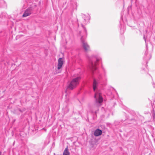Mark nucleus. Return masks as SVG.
Listing matches in <instances>:
<instances>
[{
    "label": "nucleus",
    "mask_w": 155,
    "mask_h": 155,
    "mask_svg": "<svg viewBox=\"0 0 155 155\" xmlns=\"http://www.w3.org/2000/svg\"><path fill=\"white\" fill-rule=\"evenodd\" d=\"M101 60V58H94V61L90 60V68L93 75H94L96 73H98V71L97 70V68L96 67L97 65V62H98Z\"/></svg>",
    "instance_id": "obj_1"
},
{
    "label": "nucleus",
    "mask_w": 155,
    "mask_h": 155,
    "mask_svg": "<svg viewBox=\"0 0 155 155\" xmlns=\"http://www.w3.org/2000/svg\"><path fill=\"white\" fill-rule=\"evenodd\" d=\"M80 79L81 78L79 77L73 78L68 85V88L72 90L76 87L79 84Z\"/></svg>",
    "instance_id": "obj_2"
},
{
    "label": "nucleus",
    "mask_w": 155,
    "mask_h": 155,
    "mask_svg": "<svg viewBox=\"0 0 155 155\" xmlns=\"http://www.w3.org/2000/svg\"><path fill=\"white\" fill-rule=\"evenodd\" d=\"M97 78L94 79V81L93 83V88L94 91L95 92L96 89L97 88V86L98 85L99 83L100 82V81L102 79V76L101 74H98L97 75Z\"/></svg>",
    "instance_id": "obj_3"
},
{
    "label": "nucleus",
    "mask_w": 155,
    "mask_h": 155,
    "mask_svg": "<svg viewBox=\"0 0 155 155\" xmlns=\"http://www.w3.org/2000/svg\"><path fill=\"white\" fill-rule=\"evenodd\" d=\"M35 6V5H34V6L28 8L24 12L22 17H25L29 15L33 12Z\"/></svg>",
    "instance_id": "obj_4"
},
{
    "label": "nucleus",
    "mask_w": 155,
    "mask_h": 155,
    "mask_svg": "<svg viewBox=\"0 0 155 155\" xmlns=\"http://www.w3.org/2000/svg\"><path fill=\"white\" fill-rule=\"evenodd\" d=\"M81 40L84 50L86 51L89 50L90 49L89 46L85 41V39L84 38L83 36L81 37Z\"/></svg>",
    "instance_id": "obj_5"
},
{
    "label": "nucleus",
    "mask_w": 155,
    "mask_h": 155,
    "mask_svg": "<svg viewBox=\"0 0 155 155\" xmlns=\"http://www.w3.org/2000/svg\"><path fill=\"white\" fill-rule=\"evenodd\" d=\"M127 22V20H120V32L121 34H123L125 30V25Z\"/></svg>",
    "instance_id": "obj_6"
},
{
    "label": "nucleus",
    "mask_w": 155,
    "mask_h": 155,
    "mask_svg": "<svg viewBox=\"0 0 155 155\" xmlns=\"http://www.w3.org/2000/svg\"><path fill=\"white\" fill-rule=\"evenodd\" d=\"M94 97L95 98L96 101L97 103H99V104L102 102L103 101V98L100 93H99L97 92H95Z\"/></svg>",
    "instance_id": "obj_7"
},
{
    "label": "nucleus",
    "mask_w": 155,
    "mask_h": 155,
    "mask_svg": "<svg viewBox=\"0 0 155 155\" xmlns=\"http://www.w3.org/2000/svg\"><path fill=\"white\" fill-rule=\"evenodd\" d=\"M63 64V60L61 58H60L58 60V65L57 69L59 70L61 69Z\"/></svg>",
    "instance_id": "obj_8"
},
{
    "label": "nucleus",
    "mask_w": 155,
    "mask_h": 155,
    "mask_svg": "<svg viewBox=\"0 0 155 155\" xmlns=\"http://www.w3.org/2000/svg\"><path fill=\"white\" fill-rule=\"evenodd\" d=\"M151 57V54H148L147 51H146L145 52V55L144 57V59L146 60H149Z\"/></svg>",
    "instance_id": "obj_9"
},
{
    "label": "nucleus",
    "mask_w": 155,
    "mask_h": 155,
    "mask_svg": "<svg viewBox=\"0 0 155 155\" xmlns=\"http://www.w3.org/2000/svg\"><path fill=\"white\" fill-rule=\"evenodd\" d=\"M102 131L98 129H96L94 132V135L95 136H98L101 134Z\"/></svg>",
    "instance_id": "obj_10"
},
{
    "label": "nucleus",
    "mask_w": 155,
    "mask_h": 155,
    "mask_svg": "<svg viewBox=\"0 0 155 155\" xmlns=\"http://www.w3.org/2000/svg\"><path fill=\"white\" fill-rule=\"evenodd\" d=\"M63 155H70V153L68 151V147H66L64 150Z\"/></svg>",
    "instance_id": "obj_11"
},
{
    "label": "nucleus",
    "mask_w": 155,
    "mask_h": 155,
    "mask_svg": "<svg viewBox=\"0 0 155 155\" xmlns=\"http://www.w3.org/2000/svg\"><path fill=\"white\" fill-rule=\"evenodd\" d=\"M7 15L6 13H3L0 16V18L2 19H5L7 18Z\"/></svg>",
    "instance_id": "obj_12"
},
{
    "label": "nucleus",
    "mask_w": 155,
    "mask_h": 155,
    "mask_svg": "<svg viewBox=\"0 0 155 155\" xmlns=\"http://www.w3.org/2000/svg\"><path fill=\"white\" fill-rule=\"evenodd\" d=\"M153 120H155V113H154L153 114Z\"/></svg>",
    "instance_id": "obj_13"
},
{
    "label": "nucleus",
    "mask_w": 155,
    "mask_h": 155,
    "mask_svg": "<svg viewBox=\"0 0 155 155\" xmlns=\"http://www.w3.org/2000/svg\"><path fill=\"white\" fill-rule=\"evenodd\" d=\"M81 25H82V27H83V28H84V31H85L86 33L87 34V30H86V28H84V25H83V24H81Z\"/></svg>",
    "instance_id": "obj_14"
},
{
    "label": "nucleus",
    "mask_w": 155,
    "mask_h": 155,
    "mask_svg": "<svg viewBox=\"0 0 155 155\" xmlns=\"http://www.w3.org/2000/svg\"><path fill=\"white\" fill-rule=\"evenodd\" d=\"M143 39L144 40L145 42L146 43V39L145 35H144L143 37Z\"/></svg>",
    "instance_id": "obj_15"
},
{
    "label": "nucleus",
    "mask_w": 155,
    "mask_h": 155,
    "mask_svg": "<svg viewBox=\"0 0 155 155\" xmlns=\"http://www.w3.org/2000/svg\"><path fill=\"white\" fill-rule=\"evenodd\" d=\"M84 21L85 22H86L87 21V23H88L89 22L88 20H84Z\"/></svg>",
    "instance_id": "obj_16"
},
{
    "label": "nucleus",
    "mask_w": 155,
    "mask_h": 155,
    "mask_svg": "<svg viewBox=\"0 0 155 155\" xmlns=\"http://www.w3.org/2000/svg\"><path fill=\"white\" fill-rule=\"evenodd\" d=\"M90 17L89 15H88V18H87V19L88 18L89 19H90Z\"/></svg>",
    "instance_id": "obj_17"
},
{
    "label": "nucleus",
    "mask_w": 155,
    "mask_h": 155,
    "mask_svg": "<svg viewBox=\"0 0 155 155\" xmlns=\"http://www.w3.org/2000/svg\"><path fill=\"white\" fill-rule=\"evenodd\" d=\"M1 154H2V152L1 151H0V155H1Z\"/></svg>",
    "instance_id": "obj_18"
},
{
    "label": "nucleus",
    "mask_w": 155,
    "mask_h": 155,
    "mask_svg": "<svg viewBox=\"0 0 155 155\" xmlns=\"http://www.w3.org/2000/svg\"><path fill=\"white\" fill-rule=\"evenodd\" d=\"M153 87H155V85H154V86H153Z\"/></svg>",
    "instance_id": "obj_19"
},
{
    "label": "nucleus",
    "mask_w": 155,
    "mask_h": 155,
    "mask_svg": "<svg viewBox=\"0 0 155 155\" xmlns=\"http://www.w3.org/2000/svg\"><path fill=\"white\" fill-rule=\"evenodd\" d=\"M85 24H86V23H87V21L86 22H85Z\"/></svg>",
    "instance_id": "obj_20"
},
{
    "label": "nucleus",
    "mask_w": 155,
    "mask_h": 155,
    "mask_svg": "<svg viewBox=\"0 0 155 155\" xmlns=\"http://www.w3.org/2000/svg\"><path fill=\"white\" fill-rule=\"evenodd\" d=\"M85 24H86V23H87V21L86 22H85Z\"/></svg>",
    "instance_id": "obj_21"
}]
</instances>
